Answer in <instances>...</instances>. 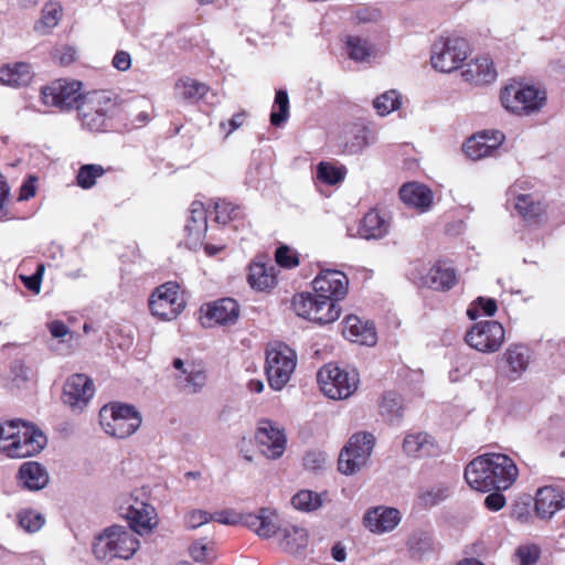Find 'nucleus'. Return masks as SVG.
<instances>
[{"instance_id": "nucleus-2", "label": "nucleus", "mask_w": 565, "mask_h": 565, "mask_svg": "<svg viewBox=\"0 0 565 565\" xmlns=\"http://www.w3.org/2000/svg\"><path fill=\"white\" fill-rule=\"evenodd\" d=\"M121 114L119 96L111 90H93L85 94L77 117L84 129L90 132H106L115 128V120Z\"/></svg>"}, {"instance_id": "nucleus-30", "label": "nucleus", "mask_w": 565, "mask_h": 565, "mask_svg": "<svg viewBox=\"0 0 565 565\" xmlns=\"http://www.w3.org/2000/svg\"><path fill=\"white\" fill-rule=\"evenodd\" d=\"M390 230L387 220L376 209H371L360 220L358 234L364 239H379L384 237Z\"/></svg>"}, {"instance_id": "nucleus-9", "label": "nucleus", "mask_w": 565, "mask_h": 565, "mask_svg": "<svg viewBox=\"0 0 565 565\" xmlns=\"http://www.w3.org/2000/svg\"><path fill=\"white\" fill-rule=\"evenodd\" d=\"M321 391L331 399H345L358 388L359 375L355 370L347 371L335 364L323 365L317 374Z\"/></svg>"}, {"instance_id": "nucleus-21", "label": "nucleus", "mask_w": 565, "mask_h": 565, "mask_svg": "<svg viewBox=\"0 0 565 565\" xmlns=\"http://www.w3.org/2000/svg\"><path fill=\"white\" fill-rule=\"evenodd\" d=\"M154 509L142 501H135L127 507L120 508V515L127 520L129 531L134 534H147L149 533L153 524L151 523L152 514Z\"/></svg>"}, {"instance_id": "nucleus-38", "label": "nucleus", "mask_w": 565, "mask_h": 565, "mask_svg": "<svg viewBox=\"0 0 565 565\" xmlns=\"http://www.w3.org/2000/svg\"><path fill=\"white\" fill-rule=\"evenodd\" d=\"M177 380L182 391L194 394L204 387L206 374L202 367L190 364L183 369V375H179Z\"/></svg>"}, {"instance_id": "nucleus-29", "label": "nucleus", "mask_w": 565, "mask_h": 565, "mask_svg": "<svg viewBox=\"0 0 565 565\" xmlns=\"http://www.w3.org/2000/svg\"><path fill=\"white\" fill-rule=\"evenodd\" d=\"M345 337L352 341L372 347L376 343V329L372 321H363L356 316L345 318Z\"/></svg>"}, {"instance_id": "nucleus-13", "label": "nucleus", "mask_w": 565, "mask_h": 565, "mask_svg": "<svg viewBox=\"0 0 565 565\" xmlns=\"http://www.w3.org/2000/svg\"><path fill=\"white\" fill-rule=\"evenodd\" d=\"M179 289L180 286L174 281H168L157 287L149 298L151 313L161 320L175 319L185 306Z\"/></svg>"}, {"instance_id": "nucleus-34", "label": "nucleus", "mask_w": 565, "mask_h": 565, "mask_svg": "<svg viewBox=\"0 0 565 565\" xmlns=\"http://www.w3.org/2000/svg\"><path fill=\"white\" fill-rule=\"evenodd\" d=\"M495 76L497 72L493 67V63L487 57L471 61L467 64V68L462 71V77L465 81L476 85L491 83L495 79Z\"/></svg>"}, {"instance_id": "nucleus-7", "label": "nucleus", "mask_w": 565, "mask_h": 565, "mask_svg": "<svg viewBox=\"0 0 565 565\" xmlns=\"http://www.w3.org/2000/svg\"><path fill=\"white\" fill-rule=\"evenodd\" d=\"M296 365V352L287 344L276 342L266 349L265 373L274 391H281L286 386Z\"/></svg>"}, {"instance_id": "nucleus-58", "label": "nucleus", "mask_w": 565, "mask_h": 565, "mask_svg": "<svg viewBox=\"0 0 565 565\" xmlns=\"http://www.w3.org/2000/svg\"><path fill=\"white\" fill-rule=\"evenodd\" d=\"M212 519L213 515L211 513L203 510H194L186 515L185 522L188 527L196 529Z\"/></svg>"}, {"instance_id": "nucleus-42", "label": "nucleus", "mask_w": 565, "mask_h": 565, "mask_svg": "<svg viewBox=\"0 0 565 565\" xmlns=\"http://www.w3.org/2000/svg\"><path fill=\"white\" fill-rule=\"evenodd\" d=\"M289 118V97L284 88L276 90L274 104L270 111V125L281 127Z\"/></svg>"}, {"instance_id": "nucleus-22", "label": "nucleus", "mask_w": 565, "mask_h": 565, "mask_svg": "<svg viewBox=\"0 0 565 565\" xmlns=\"http://www.w3.org/2000/svg\"><path fill=\"white\" fill-rule=\"evenodd\" d=\"M530 362V354L527 347L523 344L510 345L502 359L500 360V371L509 380H518L522 373L527 369Z\"/></svg>"}, {"instance_id": "nucleus-39", "label": "nucleus", "mask_w": 565, "mask_h": 565, "mask_svg": "<svg viewBox=\"0 0 565 565\" xmlns=\"http://www.w3.org/2000/svg\"><path fill=\"white\" fill-rule=\"evenodd\" d=\"M344 52L350 60L363 62L371 56L372 45L361 36L347 35L344 39Z\"/></svg>"}, {"instance_id": "nucleus-12", "label": "nucleus", "mask_w": 565, "mask_h": 565, "mask_svg": "<svg viewBox=\"0 0 565 565\" xmlns=\"http://www.w3.org/2000/svg\"><path fill=\"white\" fill-rule=\"evenodd\" d=\"M83 83L76 79L60 78L41 88V99L46 106L60 111L76 109L85 94L82 93Z\"/></svg>"}, {"instance_id": "nucleus-24", "label": "nucleus", "mask_w": 565, "mask_h": 565, "mask_svg": "<svg viewBox=\"0 0 565 565\" xmlns=\"http://www.w3.org/2000/svg\"><path fill=\"white\" fill-rule=\"evenodd\" d=\"M519 184L511 186L508 191V204H512L516 214L526 222L539 217L543 207L541 202L531 193H519Z\"/></svg>"}, {"instance_id": "nucleus-53", "label": "nucleus", "mask_w": 565, "mask_h": 565, "mask_svg": "<svg viewBox=\"0 0 565 565\" xmlns=\"http://www.w3.org/2000/svg\"><path fill=\"white\" fill-rule=\"evenodd\" d=\"M189 553L198 563H209L215 557L212 548H210L203 540L194 541L189 548Z\"/></svg>"}, {"instance_id": "nucleus-11", "label": "nucleus", "mask_w": 565, "mask_h": 565, "mask_svg": "<svg viewBox=\"0 0 565 565\" xmlns=\"http://www.w3.org/2000/svg\"><path fill=\"white\" fill-rule=\"evenodd\" d=\"M374 445L373 434L366 431L353 434L339 455L338 470L348 476L355 473L366 463Z\"/></svg>"}, {"instance_id": "nucleus-5", "label": "nucleus", "mask_w": 565, "mask_h": 565, "mask_svg": "<svg viewBox=\"0 0 565 565\" xmlns=\"http://www.w3.org/2000/svg\"><path fill=\"white\" fill-rule=\"evenodd\" d=\"M35 425L21 419L0 424V452L10 458H25L35 452Z\"/></svg>"}, {"instance_id": "nucleus-56", "label": "nucleus", "mask_w": 565, "mask_h": 565, "mask_svg": "<svg viewBox=\"0 0 565 565\" xmlns=\"http://www.w3.org/2000/svg\"><path fill=\"white\" fill-rule=\"evenodd\" d=\"M326 463V455L322 451L311 450L307 451L303 457V466L308 470H318Z\"/></svg>"}, {"instance_id": "nucleus-19", "label": "nucleus", "mask_w": 565, "mask_h": 565, "mask_svg": "<svg viewBox=\"0 0 565 565\" xmlns=\"http://www.w3.org/2000/svg\"><path fill=\"white\" fill-rule=\"evenodd\" d=\"M207 231V215L202 202H192L189 216L184 225L185 245L190 249H196L205 237Z\"/></svg>"}, {"instance_id": "nucleus-60", "label": "nucleus", "mask_w": 565, "mask_h": 565, "mask_svg": "<svg viewBox=\"0 0 565 565\" xmlns=\"http://www.w3.org/2000/svg\"><path fill=\"white\" fill-rule=\"evenodd\" d=\"M503 490H492L484 498V505L488 510L497 512L505 505V497L502 494Z\"/></svg>"}, {"instance_id": "nucleus-52", "label": "nucleus", "mask_w": 565, "mask_h": 565, "mask_svg": "<svg viewBox=\"0 0 565 565\" xmlns=\"http://www.w3.org/2000/svg\"><path fill=\"white\" fill-rule=\"evenodd\" d=\"M20 484L30 491L35 490V461L23 462L18 473Z\"/></svg>"}, {"instance_id": "nucleus-46", "label": "nucleus", "mask_w": 565, "mask_h": 565, "mask_svg": "<svg viewBox=\"0 0 565 565\" xmlns=\"http://www.w3.org/2000/svg\"><path fill=\"white\" fill-rule=\"evenodd\" d=\"M63 17V7L57 1L46 2L41 10V18L39 20L41 28L45 32H50L55 28Z\"/></svg>"}, {"instance_id": "nucleus-15", "label": "nucleus", "mask_w": 565, "mask_h": 565, "mask_svg": "<svg viewBox=\"0 0 565 565\" xmlns=\"http://www.w3.org/2000/svg\"><path fill=\"white\" fill-rule=\"evenodd\" d=\"M94 394L93 380L86 374L74 373L63 384L62 402L71 407L73 412H82L94 397Z\"/></svg>"}, {"instance_id": "nucleus-4", "label": "nucleus", "mask_w": 565, "mask_h": 565, "mask_svg": "<svg viewBox=\"0 0 565 565\" xmlns=\"http://www.w3.org/2000/svg\"><path fill=\"white\" fill-rule=\"evenodd\" d=\"M98 417L104 431L118 439L135 434L142 423L141 414L134 405L120 402L104 405Z\"/></svg>"}, {"instance_id": "nucleus-48", "label": "nucleus", "mask_w": 565, "mask_h": 565, "mask_svg": "<svg viewBox=\"0 0 565 565\" xmlns=\"http://www.w3.org/2000/svg\"><path fill=\"white\" fill-rule=\"evenodd\" d=\"M215 221L220 224H227L237 220L243 215V209L238 204H234L226 200H218L214 204Z\"/></svg>"}, {"instance_id": "nucleus-49", "label": "nucleus", "mask_w": 565, "mask_h": 565, "mask_svg": "<svg viewBox=\"0 0 565 565\" xmlns=\"http://www.w3.org/2000/svg\"><path fill=\"white\" fill-rule=\"evenodd\" d=\"M367 146L366 129L364 127H354L344 140V152L349 154L360 153Z\"/></svg>"}, {"instance_id": "nucleus-51", "label": "nucleus", "mask_w": 565, "mask_h": 565, "mask_svg": "<svg viewBox=\"0 0 565 565\" xmlns=\"http://www.w3.org/2000/svg\"><path fill=\"white\" fill-rule=\"evenodd\" d=\"M276 263L286 269L295 268L299 265V258L296 250L288 245H280L275 253Z\"/></svg>"}, {"instance_id": "nucleus-36", "label": "nucleus", "mask_w": 565, "mask_h": 565, "mask_svg": "<svg viewBox=\"0 0 565 565\" xmlns=\"http://www.w3.org/2000/svg\"><path fill=\"white\" fill-rule=\"evenodd\" d=\"M49 330L53 338L61 339V354H71L79 345V334L70 331L68 327L61 320H54L49 323Z\"/></svg>"}, {"instance_id": "nucleus-33", "label": "nucleus", "mask_w": 565, "mask_h": 565, "mask_svg": "<svg viewBox=\"0 0 565 565\" xmlns=\"http://www.w3.org/2000/svg\"><path fill=\"white\" fill-rule=\"evenodd\" d=\"M403 450L413 457H428L437 454L435 439L427 433H414L405 436Z\"/></svg>"}, {"instance_id": "nucleus-20", "label": "nucleus", "mask_w": 565, "mask_h": 565, "mask_svg": "<svg viewBox=\"0 0 565 565\" xmlns=\"http://www.w3.org/2000/svg\"><path fill=\"white\" fill-rule=\"evenodd\" d=\"M365 526L375 534L392 532L401 522L402 515L396 508L379 505L364 514Z\"/></svg>"}, {"instance_id": "nucleus-17", "label": "nucleus", "mask_w": 565, "mask_h": 565, "mask_svg": "<svg viewBox=\"0 0 565 565\" xmlns=\"http://www.w3.org/2000/svg\"><path fill=\"white\" fill-rule=\"evenodd\" d=\"M534 514L543 521L551 520L557 512L565 509V492L557 486L540 487L534 497Z\"/></svg>"}, {"instance_id": "nucleus-55", "label": "nucleus", "mask_w": 565, "mask_h": 565, "mask_svg": "<svg viewBox=\"0 0 565 565\" xmlns=\"http://www.w3.org/2000/svg\"><path fill=\"white\" fill-rule=\"evenodd\" d=\"M540 554L541 551L536 545L520 546L516 550L520 565H534L539 561Z\"/></svg>"}, {"instance_id": "nucleus-45", "label": "nucleus", "mask_w": 565, "mask_h": 565, "mask_svg": "<svg viewBox=\"0 0 565 565\" xmlns=\"http://www.w3.org/2000/svg\"><path fill=\"white\" fill-rule=\"evenodd\" d=\"M291 504L302 512L316 511L322 505L321 494L311 490H300L292 495Z\"/></svg>"}, {"instance_id": "nucleus-32", "label": "nucleus", "mask_w": 565, "mask_h": 565, "mask_svg": "<svg viewBox=\"0 0 565 565\" xmlns=\"http://www.w3.org/2000/svg\"><path fill=\"white\" fill-rule=\"evenodd\" d=\"M458 281L457 271L445 262H437L425 277L424 284L435 290L447 291Z\"/></svg>"}, {"instance_id": "nucleus-35", "label": "nucleus", "mask_w": 565, "mask_h": 565, "mask_svg": "<svg viewBox=\"0 0 565 565\" xmlns=\"http://www.w3.org/2000/svg\"><path fill=\"white\" fill-rule=\"evenodd\" d=\"M403 412L402 396L394 391L385 392L380 404V414L384 420L391 425H398L403 417Z\"/></svg>"}, {"instance_id": "nucleus-47", "label": "nucleus", "mask_w": 565, "mask_h": 565, "mask_svg": "<svg viewBox=\"0 0 565 565\" xmlns=\"http://www.w3.org/2000/svg\"><path fill=\"white\" fill-rule=\"evenodd\" d=\"M373 107L380 116H386L401 107V94L395 89L384 92L373 100Z\"/></svg>"}, {"instance_id": "nucleus-6", "label": "nucleus", "mask_w": 565, "mask_h": 565, "mask_svg": "<svg viewBox=\"0 0 565 565\" xmlns=\"http://www.w3.org/2000/svg\"><path fill=\"white\" fill-rule=\"evenodd\" d=\"M546 90L533 84H511L501 92L502 106L515 115H530L543 108L546 103Z\"/></svg>"}, {"instance_id": "nucleus-27", "label": "nucleus", "mask_w": 565, "mask_h": 565, "mask_svg": "<svg viewBox=\"0 0 565 565\" xmlns=\"http://www.w3.org/2000/svg\"><path fill=\"white\" fill-rule=\"evenodd\" d=\"M239 305L233 298H222L207 305L205 317L221 326L234 324L239 318Z\"/></svg>"}, {"instance_id": "nucleus-14", "label": "nucleus", "mask_w": 565, "mask_h": 565, "mask_svg": "<svg viewBox=\"0 0 565 565\" xmlns=\"http://www.w3.org/2000/svg\"><path fill=\"white\" fill-rule=\"evenodd\" d=\"M465 340L477 351L495 352L504 341V328L495 320L479 321L466 333Z\"/></svg>"}, {"instance_id": "nucleus-43", "label": "nucleus", "mask_w": 565, "mask_h": 565, "mask_svg": "<svg viewBox=\"0 0 565 565\" xmlns=\"http://www.w3.org/2000/svg\"><path fill=\"white\" fill-rule=\"evenodd\" d=\"M105 172L104 167L100 164H82L76 173V184L83 190H89L96 184L97 179L103 177Z\"/></svg>"}, {"instance_id": "nucleus-10", "label": "nucleus", "mask_w": 565, "mask_h": 565, "mask_svg": "<svg viewBox=\"0 0 565 565\" xmlns=\"http://www.w3.org/2000/svg\"><path fill=\"white\" fill-rule=\"evenodd\" d=\"M469 44L459 36H441L431 46V66L443 73H450L461 66L468 57Z\"/></svg>"}, {"instance_id": "nucleus-1", "label": "nucleus", "mask_w": 565, "mask_h": 565, "mask_svg": "<svg viewBox=\"0 0 565 565\" xmlns=\"http://www.w3.org/2000/svg\"><path fill=\"white\" fill-rule=\"evenodd\" d=\"M313 294L301 292L294 297L292 308L297 316L318 324L339 319V301L348 294L349 279L343 271L323 269L311 282Z\"/></svg>"}, {"instance_id": "nucleus-23", "label": "nucleus", "mask_w": 565, "mask_h": 565, "mask_svg": "<svg viewBox=\"0 0 565 565\" xmlns=\"http://www.w3.org/2000/svg\"><path fill=\"white\" fill-rule=\"evenodd\" d=\"M491 478L495 483L494 490H507L516 480L519 470L514 461L504 454H490Z\"/></svg>"}, {"instance_id": "nucleus-37", "label": "nucleus", "mask_w": 565, "mask_h": 565, "mask_svg": "<svg viewBox=\"0 0 565 565\" xmlns=\"http://www.w3.org/2000/svg\"><path fill=\"white\" fill-rule=\"evenodd\" d=\"M273 269V267L268 269L264 263L253 262L248 267L247 275L249 286L260 291L273 288L276 285Z\"/></svg>"}, {"instance_id": "nucleus-61", "label": "nucleus", "mask_w": 565, "mask_h": 565, "mask_svg": "<svg viewBox=\"0 0 565 565\" xmlns=\"http://www.w3.org/2000/svg\"><path fill=\"white\" fill-rule=\"evenodd\" d=\"M17 518L19 526L25 532L33 533L35 531V513L32 509L21 510Z\"/></svg>"}, {"instance_id": "nucleus-16", "label": "nucleus", "mask_w": 565, "mask_h": 565, "mask_svg": "<svg viewBox=\"0 0 565 565\" xmlns=\"http://www.w3.org/2000/svg\"><path fill=\"white\" fill-rule=\"evenodd\" d=\"M255 439L260 447L262 454L269 459L280 458L286 449L287 437L285 429L269 419L259 420Z\"/></svg>"}, {"instance_id": "nucleus-40", "label": "nucleus", "mask_w": 565, "mask_h": 565, "mask_svg": "<svg viewBox=\"0 0 565 565\" xmlns=\"http://www.w3.org/2000/svg\"><path fill=\"white\" fill-rule=\"evenodd\" d=\"M347 174V168L343 164H334L328 161H321L317 164L316 177L324 184L335 185L342 182Z\"/></svg>"}, {"instance_id": "nucleus-54", "label": "nucleus", "mask_w": 565, "mask_h": 565, "mask_svg": "<svg viewBox=\"0 0 565 565\" xmlns=\"http://www.w3.org/2000/svg\"><path fill=\"white\" fill-rule=\"evenodd\" d=\"M182 96L184 99H199L207 93V86L195 79L182 81Z\"/></svg>"}, {"instance_id": "nucleus-63", "label": "nucleus", "mask_w": 565, "mask_h": 565, "mask_svg": "<svg viewBox=\"0 0 565 565\" xmlns=\"http://www.w3.org/2000/svg\"><path fill=\"white\" fill-rule=\"evenodd\" d=\"M111 65L120 71L126 72L131 66V56L126 51H117L113 57Z\"/></svg>"}, {"instance_id": "nucleus-31", "label": "nucleus", "mask_w": 565, "mask_h": 565, "mask_svg": "<svg viewBox=\"0 0 565 565\" xmlns=\"http://www.w3.org/2000/svg\"><path fill=\"white\" fill-rule=\"evenodd\" d=\"M277 525H279L277 523ZM277 533H280V546L290 554H299L303 552L309 542L308 531L298 525L288 524L284 527L278 526Z\"/></svg>"}, {"instance_id": "nucleus-62", "label": "nucleus", "mask_w": 565, "mask_h": 565, "mask_svg": "<svg viewBox=\"0 0 565 565\" xmlns=\"http://www.w3.org/2000/svg\"><path fill=\"white\" fill-rule=\"evenodd\" d=\"M530 507V501L514 503L511 511L512 518L521 523H529L532 518Z\"/></svg>"}, {"instance_id": "nucleus-44", "label": "nucleus", "mask_w": 565, "mask_h": 565, "mask_svg": "<svg viewBox=\"0 0 565 565\" xmlns=\"http://www.w3.org/2000/svg\"><path fill=\"white\" fill-rule=\"evenodd\" d=\"M407 546L413 556L422 557L434 551V537L428 532L417 531L409 536Z\"/></svg>"}, {"instance_id": "nucleus-8", "label": "nucleus", "mask_w": 565, "mask_h": 565, "mask_svg": "<svg viewBox=\"0 0 565 565\" xmlns=\"http://www.w3.org/2000/svg\"><path fill=\"white\" fill-rule=\"evenodd\" d=\"M221 524H243L260 539L268 540L277 534V513L269 508H260L256 513L237 514L228 510L216 512L213 516Z\"/></svg>"}, {"instance_id": "nucleus-3", "label": "nucleus", "mask_w": 565, "mask_h": 565, "mask_svg": "<svg viewBox=\"0 0 565 565\" xmlns=\"http://www.w3.org/2000/svg\"><path fill=\"white\" fill-rule=\"evenodd\" d=\"M139 544V540L128 529L111 525L95 536L92 550L98 561L129 559Z\"/></svg>"}, {"instance_id": "nucleus-26", "label": "nucleus", "mask_w": 565, "mask_h": 565, "mask_svg": "<svg viewBox=\"0 0 565 565\" xmlns=\"http://www.w3.org/2000/svg\"><path fill=\"white\" fill-rule=\"evenodd\" d=\"M33 67L25 62L8 63L0 67V83L2 85L20 88L32 83Z\"/></svg>"}, {"instance_id": "nucleus-57", "label": "nucleus", "mask_w": 565, "mask_h": 565, "mask_svg": "<svg viewBox=\"0 0 565 565\" xmlns=\"http://www.w3.org/2000/svg\"><path fill=\"white\" fill-rule=\"evenodd\" d=\"M32 259H24L18 267V276L24 286L35 292V273L26 274Z\"/></svg>"}, {"instance_id": "nucleus-28", "label": "nucleus", "mask_w": 565, "mask_h": 565, "mask_svg": "<svg viewBox=\"0 0 565 565\" xmlns=\"http://www.w3.org/2000/svg\"><path fill=\"white\" fill-rule=\"evenodd\" d=\"M487 134H477L469 137L463 146L462 150L466 156L472 160H479L481 158L490 156L504 140L503 132H495L492 137V142H487Z\"/></svg>"}, {"instance_id": "nucleus-59", "label": "nucleus", "mask_w": 565, "mask_h": 565, "mask_svg": "<svg viewBox=\"0 0 565 565\" xmlns=\"http://www.w3.org/2000/svg\"><path fill=\"white\" fill-rule=\"evenodd\" d=\"M446 489H431L420 493L419 500L425 507H434L446 498Z\"/></svg>"}, {"instance_id": "nucleus-25", "label": "nucleus", "mask_w": 565, "mask_h": 565, "mask_svg": "<svg viewBox=\"0 0 565 565\" xmlns=\"http://www.w3.org/2000/svg\"><path fill=\"white\" fill-rule=\"evenodd\" d=\"M399 199L404 204L419 212H427L433 204V191L425 184L408 182L401 186Z\"/></svg>"}, {"instance_id": "nucleus-18", "label": "nucleus", "mask_w": 565, "mask_h": 565, "mask_svg": "<svg viewBox=\"0 0 565 565\" xmlns=\"http://www.w3.org/2000/svg\"><path fill=\"white\" fill-rule=\"evenodd\" d=\"M490 471L491 457L490 454H484L478 456L467 465L463 477L471 489L479 492H490L494 490L495 487Z\"/></svg>"}, {"instance_id": "nucleus-41", "label": "nucleus", "mask_w": 565, "mask_h": 565, "mask_svg": "<svg viewBox=\"0 0 565 565\" xmlns=\"http://www.w3.org/2000/svg\"><path fill=\"white\" fill-rule=\"evenodd\" d=\"M270 171L258 157H253L246 170L244 183L252 189H260L263 183L269 178Z\"/></svg>"}, {"instance_id": "nucleus-50", "label": "nucleus", "mask_w": 565, "mask_h": 565, "mask_svg": "<svg viewBox=\"0 0 565 565\" xmlns=\"http://www.w3.org/2000/svg\"><path fill=\"white\" fill-rule=\"evenodd\" d=\"M498 306L493 298L478 297L471 308L467 310V315L471 320H476L481 313L488 317L494 316Z\"/></svg>"}, {"instance_id": "nucleus-64", "label": "nucleus", "mask_w": 565, "mask_h": 565, "mask_svg": "<svg viewBox=\"0 0 565 565\" xmlns=\"http://www.w3.org/2000/svg\"><path fill=\"white\" fill-rule=\"evenodd\" d=\"M33 195H35V175L31 174L20 189L19 200H29Z\"/></svg>"}]
</instances>
